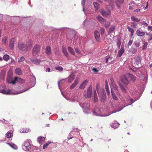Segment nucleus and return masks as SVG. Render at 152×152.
I'll return each instance as SVG.
<instances>
[{
	"mask_svg": "<svg viewBox=\"0 0 152 152\" xmlns=\"http://www.w3.org/2000/svg\"><path fill=\"white\" fill-rule=\"evenodd\" d=\"M28 42L27 45L25 44L22 42H19L18 45V49L21 50H27L28 47H30L32 46V44L30 40H28Z\"/></svg>",
	"mask_w": 152,
	"mask_h": 152,
	"instance_id": "1",
	"label": "nucleus"
},
{
	"mask_svg": "<svg viewBox=\"0 0 152 152\" xmlns=\"http://www.w3.org/2000/svg\"><path fill=\"white\" fill-rule=\"evenodd\" d=\"M141 58L140 56H135L134 58L133 66L135 68H138L141 67Z\"/></svg>",
	"mask_w": 152,
	"mask_h": 152,
	"instance_id": "2",
	"label": "nucleus"
},
{
	"mask_svg": "<svg viewBox=\"0 0 152 152\" xmlns=\"http://www.w3.org/2000/svg\"><path fill=\"white\" fill-rule=\"evenodd\" d=\"M41 48V46L39 44L35 45L32 50V54L33 56H35L38 54L40 52Z\"/></svg>",
	"mask_w": 152,
	"mask_h": 152,
	"instance_id": "3",
	"label": "nucleus"
},
{
	"mask_svg": "<svg viewBox=\"0 0 152 152\" xmlns=\"http://www.w3.org/2000/svg\"><path fill=\"white\" fill-rule=\"evenodd\" d=\"M100 100L102 102H104L106 99L105 92L104 89H102L101 93H98Z\"/></svg>",
	"mask_w": 152,
	"mask_h": 152,
	"instance_id": "4",
	"label": "nucleus"
},
{
	"mask_svg": "<svg viewBox=\"0 0 152 152\" xmlns=\"http://www.w3.org/2000/svg\"><path fill=\"white\" fill-rule=\"evenodd\" d=\"M92 87L91 86H89L87 89V94H85L84 96L85 98H90L91 96Z\"/></svg>",
	"mask_w": 152,
	"mask_h": 152,
	"instance_id": "5",
	"label": "nucleus"
},
{
	"mask_svg": "<svg viewBox=\"0 0 152 152\" xmlns=\"http://www.w3.org/2000/svg\"><path fill=\"white\" fill-rule=\"evenodd\" d=\"M17 81L19 83H22L25 82V80L23 79L18 78L17 77H15L14 80L12 82V84H14Z\"/></svg>",
	"mask_w": 152,
	"mask_h": 152,
	"instance_id": "6",
	"label": "nucleus"
},
{
	"mask_svg": "<svg viewBox=\"0 0 152 152\" xmlns=\"http://www.w3.org/2000/svg\"><path fill=\"white\" fill-rule=\"evenodd\" d=\"M31 145L30 143H24V144L22 145V148L24 151H29L31 149Z\"/></svg>",
	"mask_w": 152,
	"mask_h": 152,
	"instance_id": "7",
	"label": "nucleus"
},
{
	"mask_svg": "<svg viewBox=\"0 0 152 152\" xmlns=\"http://www.w3.org/2000/svg\"><path fill=\"white\" fill-rule=\"evenodd\" d=\"M100 12L101 14L104 17L107 16L109 15L111 13L110 11L109 10L105 11L103 9H101Z\"/></svg>",
	"mask_w": 152,
	"mask_h": 152,
	"instance_id": "8",
	"label": "nucleus"
},
{
	"mask_svg": "<svg viewBox=\"0 0 152 152\" xmlns=\"http://www.w3.org/2000/svg\"><path fill=\"white\" fill-rule=\"evenodd\" d=\"M16 41V39L14 38L11 39L9 41V47L11 49H13L14 46V42Z\"/></svg>",
	"mask_w": 152,
	"mask_h": 152,
	"instance_id": "9",
	"label": "nucleus"
},
{
	"mask_svg": "<svg viewBox=\"0 0 152 152\" xmlns=\"http://www.w3.org/2000/svg\"><path fill=\"white\" fill-rule=\"evenodd\" d=\"M121 80L122 82L124 83L125 84L127 85L129 83L127 77L125 75H122L121 77Z\"/></svg>",
	"mask_w": 152,
	"mask_h": 152,
	"instance_id": "10",
	"label": "nucleus"
},
{
	"mask_svg": "<svg viewBox=\"0 0 152 152\" xmlns=\"http://www.w3.org/2000/svg\"><path fill=\"white\" fill-rule=\"evenodd\" d=\"M88 82V81L87 80H85L80 86V89H83L87 84Z\"/></svg>",
	"mask_w": 152,
	"mask_h": 152,
	"instance_id": "11",
	"label": "nucleus"
},
{
	"mask_svg": "<svg viewBox=\"0 0 152 152\" xmlns=\"http://www.w3.org/2000/svg\"><path fill=\"white\" fill-rule=\"evenodd\" d=\"M31 61L33 63L36 65L39 64L41 61L40 59H31Z\"/></svg>",
	"mask_w": 152,
	"mask_h": 152,
	"instance_id": "12",
	"label": "nucleus"
},
{
	"mask_svg": "<svg viewBox=\"0 0 152 152\" xmlns=\"http://www.w3.org/2000/svg\"><path fill=\"white\" fill-rule=\"evenodd\" d=\"M116 5L118 8L120 7L121 4H123L124 3L123 0H115Z\"/></svg>",
	"mask_w": 152,
	"mask_h": 152,
	"instance_id": "13",
	"label": "nucleus"
},
{
	"mask_svg": "<svg viewBox=\"0 0 152 152\" xmlns=\"http://www.w3.org/2000/svg\"><path fill=\"white\" fill-rule=\"evenodd\" d=\"M94 36L96 40L99 42V41L100 34L98 31H96L94 33Z\"/></svg>",
	"mask_w": 152,
	"mask_h": 152,
	"instance_id": "14",
	"label": "nucleus"
},
{
	"mask_svg": "<svg viewBox=\"0 0 152 152\" xmlns=\"http://www.w3.org/2000/svg\"><path fill=\"white\" fill-rule=\"evenodd\" d=\"M75 77V76L73 74L70 75L68 78V82L70 83H71L74 80Z\"/></svg>",
	"mask_w": 152,
	"mask_h": 152,
	"instance_id": "15",
	"label": "nucleus"
},
{
	"mask_svg": "<svg viewBox=\"0 0 152 152\" xmlns=\"http://www.w3.org/2000/svg\"><path fill=\"white\" fill-rule=\"evenodd\" d=\"M129 8L130 10H134L135 9V7L136 6L135 4L134 3L131 2L129 4Z\"/></svg>",
	"mask_w": 152,
	"mask_h": 152,
	"instance_id": "16",
	"label": "nucleus"
},
{
	"mask_svg": "<svg viewBox=\"0 0 152 152\" xmlns=\"http://www.w3.org/2000/svg\"><path fill=\"white\" fill-rule=\"evenodd\" d=\"M105 88L106 91L107 92V94L108 95H110V92L109 90V88L108 87V85L107 81L106 80L105 81Z\"/></svg>",
	"mask_w": 152,
	"mask_h": 152,
	"instance_id": "17",
	"label": "nucleus"
},
{
	"mask_svg": "<svg viewBox=\"0 0 152 152\" xmlns=\"http://www.w3.org/2000/svg\"><path fill=\"white\" fill-rule=\"evenodd\" d=\"M97 20L101 23L103 24L105 21V20L104 18H102L101 16H98L97 17Z\"/></svg>",
	"mask_w": 152,
	"mask_h": 152,
	"instance_id": "18",
	"label": "nucleus"
},
{
	"mask_svg": "<svg viewBox=\"0 0 152 152\" xmlns=\"http://www.w3.org/2000/svg\"><path fill=\"white\" fill-rule=\"evenodd\" d=\"M136 32L137 35L139 36H142L145 34V32H144L141 31L138 29L136 31Z\"/></svg>",
	"mask_w": 152,
	"mask_h": 152,
	"instance_id": "19",
	"label": "nucleus"
},
{
	"mask_svg": "<svg viewBox=\"0 0 152 152\" xmlns=\"http://www.w3.org/2000/svg\"><path fill=\"white\" fill-rule=\"evenodd\" d=\"M79 82L78 80L76 79L74 83H73L70 87V88L71 89H72L74 88L76 86V85L78 84Z\"/></svg>",
	"mask_w": 152,
	"mask_h": 152,
	"instance_id": "20",
	"label": "nucleus"
},
{
	"mask_svg": "<svg viewBox=\"0 0 152 152\" xmlns=\"http://www.w3.org/2000/svg\"><path fill=\"white\" fill-rule=\"evenodd\" d=\"M111 92L113 99L116 101H118V99L116 96L115 93L112 90H111Z\"/></svg>",
	"mask_w": 152,
	"mask_h": 152,
	"instance_id": "21",
	"label": "nucleus"
},
{
	"mask_svg": "<svg viewBox=\"0 0 152 152\" xmlns=\"http://www.w3.org/2000/svg\"><path fill=\"white\" fill-rule=\"evenodd\" d=\"M45 53L48 55H50L51 54V49L50 46H47L46 47Z\"/></svg>",
	"mask_w": 152,
	"mask_h": 152,
	"instance_id": "22",
	"label": "nucleus"
},
{
	"mask_svg": "<svg viewBox=\"0 0 152 152\" xmlns=\"http://www.w3.org/2000/svg\"><path fill=\"white\" fill-rule=\"evenodd\" d=\"M124 52V49L121 48V49L118 51L117 56L119 57L121 56L122 54Z\"/></svg>",
	"mask_w": 152,
	"mask_h": 152,
	"instance_id": "23",
	"label": "nucleus"
},
{
	"mask_svg": "<svg viewBox=\"0 0 152 152\" xmlns=\"http://www.w3.org/2000/svg\"><path fill=\"white\" fill-rule=\"evenodd\" d=\"M45 138L43 137L39 136L37 138V141L39 142H42L44 141Z\"/></svg>",
	"mask_w": 152,
	"mask_h": 152,
	"instance_id": "24",
	"label": "nucleus"
},
{
	"mask_svg": "<svg viewBox=\"0 0 152 152\" xmlns=\"http://www.w3.org/2000/svg\"><path fill=\"white\" fill-rule=\"evenodd\" d=\"M137 51V50L136 48H134L131 47V48L129 50V51L133 53H136Z\"/></svg>",
	"mask_w": 152,
	"mask_h": 152,
	"instance_id": "25",
	"label": "nucleus"
},
{
	"mask_svg": "<svg viewBox=\"0 0 152 152\" xmlns=\"http://www.w3.org/2000/svg\"><path fill=\"white\" fill-rule=\"evenodd\" d=\"M13 136L12 132H8L6 134V136L8 138H10Z\"/></svg>",
	"mask_w": 152,
	"mask_h": 152,
	"instance_id": "26",
	"label": "nucleus"
},
{
	"mask_svg": "<svg viewBox=\"0 0 152 152\" xmlns=\"http://www.w3.org/2000/svg\"><path fill=\"white\" fill-rule=\"evenodd\" d=\"M68 49L69 53H70L72 54L73 55H74L75 54V53L74 52V50L71 47H68Z\"/></svg>",
	"mask_w": 152,
	"mask_h": 152,
	"instance_id": "27",
	"label": "nucleus"
},
{
	"mask_svg": "<svg viewBox=\"0 0 152 152\" xmlns=\"http://www.w3.org/2000/svg\"><path fill=\"white\" fill-rule=\"evenodd\" d=\"M94 101L95 102H97L98 99L96 91L95 90L94 92Z\"/></svg>",
	"mask_w": 152,
	"mask_h": 152,
	"instance_id": "28",
	"label": "nucleus"
},
{
	"mask_svg": "<svg viewBox=\"0 0 152 152\" xmlns=\"http://www.w3.org/2000/svg\"><path fill=\"white\" fill-rule=\"evenodd\" d=\"M7 143L10 146L15 149H16L18 148L17 146L16 145H15L14 143Z\"/></svg>",
	"mask_w": 152,
	"mask_h": 152,
	"instance_id": "29",
	"label": "nucleus"
},
{
	"mask_svg": "<svg viewBox=\"0 0 152 152\" xmlns=\"http://www.w3.org/2000/svg\"><path fill=\"white\" fill-rule=\"evenodd\" d=\"M15 73L18 75H20L22 74V72L20 69L19 68H16L15 71Z\"/></svg>",
	"mask_w": 152,
	"mask_h": 152,
	"instance_id": "30",
	"label": "nucleus"
},
{
	"mask_svg": "<svg viewBox=\"0 0 152 152\" xmlns=\"http://www.w3.org/2000/svg\"><path fill=\"white\" fill-rule=\"evenodd\" d=\"M127 28L128 29L129 31L131 33L130 35L131 36V37H132L133 35V33L134 32V30L133 29L130 28L129 26H128L127 27Z\"/></svg>",
	"mask_w": 152,
	"mask_h": 152,
	"instance_id": "31",
	"label": "nucleus"
},
{
	"mask_svg": "<svg viewBox=\"0 0 152 152\" xmlns=\"http://www.w3.org/2000/svg\"><path fill=\"white\" fill-rule=\"evenodd\" d=\"M9 56L7 54L4 55L3 57V59L6 61H8L9 59Z\"/></svg>",
	"mask_w": 152,
	"mask_h": 152,
	"instance_id": "32",
	"label": "nucleus"
},
{
	"mask_svg": "<svg viewBox=\"0 0 152 152\" xmlns=\"http://www.w3.org/2000/svg\"><path fill=\"white\" fill-rule=\"evenodd\" d=\"M55 69L56 70H58L60 71H62L63 70V68L61 66H57L55 67Z\"/></svg>",
	"mask_w": 152,
	"mask_h": 152,
	"instance_id": "33",
	"label": "nucleus"
},
{
	"mask_svg": "<svg viewBox=\"0 0 152 152\" xmlns=\"http://www.w3.org/2000/svg\"><path fill=\"white\" fill-rule=\"evenodd\" d=\"M129 77L131 78L132 80H135L136 79L135 77L132 74H129Z\"/></svg>",
	"mask_w": 152,
	"mask_h": 152,
	"instance_id": "34",
	"label": "nucleus"
},
{
	"mask_svg": "<svg viewBox=\"0 0 152 152\" xmlns=\"http://www.w3.org/2000/svg\"><path fill=\"white\" fill-rule=\"evenodd\" d=\"M131 19L132 20L136 22H138L140 21V20L138 18H136L134 16H133L131 17Z\"/></svg>",
	"mask_w": 152,
	"mask_h": 152,
	"instance_id": "35",
	"label": "nucleus"
},
{
	"mask_svg": "<svg viewBox=\"0 0 152 152\" xmlns=\"http://www.w3.org/2000/svg\"><path fill=\"white\" fill-rule=\"evenodd\" d=\"M119 86L120 88L122 91L123 92L126 93V90L124 87L120 84L119 85Z\"/></svg>",
	"mask_w": 152,
	"mask_h": 152,
	"instance_id": "36",
	"label": "nucleus"
},
{
	"mask_svg": "<svg viewBox=\"0 0 152 152\" xmlns=\"http://www.w3.org/2000/svg\"><path fill=\"white\" fill-rule=\"evenodd\" d=\"M104 1L107 2L110 5H111L113 3V0H104Z\"/></svg>",
	"mask_w": 152,
	"mask_h": 152,
	"instance_id": "37",
	"label": "nucleus"
},
{
	"mask_svg": "<svg viewBox=\"0 0 152 152\" xmlns=\"http://www.w3.org/2000/svg\"><path fill=\"white\" fill-rule=\"evenodd\" d=\"M94 7L96 9H98L99 7V4L97 2H94L93 3Z\"/></svg>",
	"mask_w": 152,
	"mask_h": 152,
	"instance_id": "38",
	"label": "nucleus"
},
{
	"mask_svg": "<svg viewBox=\"0 0 152 152\" xmlns=\"http://www.w3.org/2000/svg\"><path fill=\"white\" fill-rule=\"evenodd\" d=\"M115 28L114 26H112V27H111L109 30V33L110 34L112 33L115 30Z\"/></svg>",
	"mask_w": 152,
	"mask_h": 152,
	"instance_id": "39",
	"label": "nucleus"
},
{
	"mask_svg": "<svg viewBox=\"0 0 152 152\" xmlns=\"http://www.w3.org/2000/svg\"><path fill=\"white\" fill-rule=\"evenodd\" d=\"M25 60V58L24 56H22L20 58H19L18 62H23Z\"/></svg>",
	"mask_w": 152,
	"mask_h": 152,
	"instance_id": "40",
	"label": "nucleus"
},
{
	"mask_svg": "<svg viewBox=\"0 0 152 152\" xmlns=\"http://www.w3.org/2000/svg\"><path fill=\"white\" fill-rule=\"evenodd\" d=\"M63 52L66 56H68L69 54L66 49H63Z\"/></svg>",
	"mask_w": 152,
	"mask_h": 152,
	"instance_id": "41",
	"label": "nucleus"
},
{
	"mask_svg": "<svg viewBox=\"0 0 152 152\" xmlns=\"http://www.w3.org/2000/svg\"><path fill=\"white\" fill-rule=\"evenodd\" d=\"M110 83L111 84V86L115 83V81H114V80L113 78H110Z\"/></svg>",
	"mask_w": 152,
	"mask_h": 152,
	"instance_id": "42",
	"label": "nucleus"
},
{
	"mask_svg": "<svg viewBox=\"0 0 152 152\" xmlns=\"http://www.w3.org/2000/svg\"><path fill=\"white\" fill-rule=\"evenodd\" d=\"M111 86L113 87V88L115 90H117L118 88V87L115 83L112 85Z\"/></svg>",
	"mask_w": 152,
	"mask_h": 152,
	"instance_id": "43",
	"label": "nucleus"
},
{
	"mask_svg": "<svg viewBox=\"0 0 152 152\" xmlns=\"http://www.w3.org/2000/svg\"><path fill=\"white\" fill-rule=\"evenodd\" d=\"M7 40V38L5 37L3 38L2 40V42L4 43H6Z\"/></svg>",
	"mask_w": 152,
	"mask_h": 152,
	"instance_id": "44",
	"label": "nucleus"
},
{
	"mask_svg": "<svg viewBox=\"0 0 152 152\" xmlns=\"http://www.w3.org/2000/svg\"><path fill=\"white\" fill-rule=\"evenodd\" d=\"M50 143H46L45 144H44L43 145V148L44 149H45V148H47V147L49 145V144H50Z\"/></svg>",
	"mask_w": 152,
	"mask_h": 152,
	"instance_id": "45",
	"label": "nucleus"
},
{
	"mask_svg": "<svg viewBox=\"0 0 152 152\" xmlns=\"http://www.w3.org/2000/svg\"><path fill=\"white\" fill-rule=\"evenodd\" d=\"M134 44L135 46L137 47H138L140 46V43L137 42H135Z\"/></svg>",
	"mask_w": 152,
	"mask_h": 152,
	"instance_id": "46",
	"label": "nucleus"
},
{
	"mask_svg": "<svg viewBox=\"0 0 152 152\" xmlns=\"http://www.w3.org/2000/svg\"><path fill=\"white\" fill-rule=\"evenodd\" d=\"M117 125L118 124L117 123H113V124L111 125V127L114 128H116L117 127Z\"/></svg>",
	"mask_w": 152,
	"mask_h": 152,
	"instance_id": "47",
	"label": "nucleus"
},
{
	"mask_svg": "<svg viewBox=\"0 0 152 152\" xmlns=\"http://www.w3.org/2000/svg\"><path fill=\"white\" fill-rule=\"evenodd\" d=\"M64 81H65V79H63V80H60L58 82V85H59L60 84H63L64 83Z\"/></svg>",
	"mask_w": 152,
	"mask_h": 152,
	"instance_id": "48",
	"label": "nucleus"
},
{
	"mask_svg": "<svg viewBox=\"0 0 152 152\" xmlns=\"http://www.w3.org/2000/svg\"><path fill=\"white\" fill-rule=\"evenodd\" d=\"M10 77H9V78H7V82H8V83H12V82L14 80H11V79H10L9 78Z\"/></svg>",
	"mask_w": 152,
	"mask_h": 152,
	"instance_id": "49",
	"label": "nucleus"
},
{
	"mask_svg": "<svg viewBox=\"0 0 152 152\" xmlns=\"http://www.w3.org/2000/svg\"><path fill=\"white\" fill-rule=\"evenodd\" d=\"M101 33L102 34H104V29L103 28H101L100 29Z\"/></svg>",
	"mask_w": 152,
	"mask_h": 152,
	"instance_id": "50",
	"label": "nucleus"
},
{
	"mask_svg": "<svg viewBox=\"0 0 152 152\" xmlns=\"http://www.w3.org/2000/svg\"><path fill=\"white\" fill-rule=\"evenodd\" d=\"M147 45V43L146 42H145L142 48V49L144 50L146 48Z\"/></svg>",
	"mask_w": 152,
	"mask_h": 152,
	"instance_id": "51",
	"label": "nucleus"
},
{
	"mask_svg": "<svg viewBox=\"0 0 152 152\" xmlns=\"http://www.w3.org/2000/svg\"><path fill=\"white\" fill-rule=\"evenodd\" d=\"M135 73H134V74L136 75L138 77H140V74L139 72H135L134 71H133Z\"/></svg>",
	"mask_w": 152,
	"mask_h": 152,
	"instance_id": "52",
	"label": "nucleus"
},
{
	"mask_svg": "<svg viewBox=\"0 0 152 152\" xmlns=\"http://www.w3.org/2000/svg\"><path fill=\"white\" fill-rule=\"evenodd\" d=\"M75 50L76 51V52L78 53H80V51L77 48H75Z\"/></svg>",
	"mask_w": 152,
	"mask_h": 152,
	"instance_id": "53",
	"label": "nucleus"
},
{
	"mask_svg": "<svg viewBox=\"0 0 152 152\" xmlns=\"http://www.w3.org/2000/svg\"><path fill=\"white\" fill-rule=\"evenodd\" d=\"M133 42V40L130 39L129 41L128 44L129 46H131L132 45V43Z\"/></svg>",
	"mask_w": 152,
	"mask_h": 152,
	"instance_id": "54",
	"label": "nucleus"
},
{
	"mask_svg": "<svg viewBox=\"0 0 152 152\" xmlns=\"http://www.w3.org/2000/svg\"><path fill=\"white\" fill-rule=\"evenodd\" d=\"M6 91H7L5 89H3L1 90V92L3 94H6Z\"/></svg>",
	"mask_w": 152,
	"mask_h": 152,
	"instance_id": "55",
	"label": "nucleus"
},
{
	"mask_svg": "<svg viewBox=\"0 0 152 152\" xmlns=\"http://www.w3.org/2000/svg\"><path fill=\"white\" fill-rule=\"evenodd\" d=\"M99 86V84L98 83H97L96 84V90L97 91V92H98V88Z\"/></svg>",
	"mask_w": 152,
	"mask_h": 152,
	"instance_id": "56",
	"label": "nucleus"
},
{
	"mask_svg": "<svg viewBox=\"0 0 152 152\" xmlns=\"http://www.w3.org/2000/svg\"><path fill=\"white\" fill-rule=\"evenodd\" d=\"M110 25V23H108L107 25L106 24L104 25V26L106 28H107Z\"/></svg>",
	"mask_w": 152,
	"mask_h": 152,
	"instance_id": "57",
	"label": "nucleus"
},
{
	"mask_svg": "<svg viewBox=\"0 0 152 152\" xmlns=\"http://www.w3.org/2000/svg\"><path fill=\"white\" fill-rule=\"evenodd\" d=\"M109 56H107L106 57V58H106V63H108V60L109 58Z\"/></svg>",
	"mask_w": 152,
	"mask_h": 152,
	"instance_id": "58",
	"label": "nucleus"
},
{
	"mask_svg": "<svg viewBox=\"0 0 152 152\" xmlns=\"http://www.w3.org/2000/svg\"><path fill=\"white\" fill-rule=\"evenodd\" d=\"M31 141L30 139H28L26 141V142H30Z\"/></svg>",
	"mask_w": 152,
	"mask_h": 152,
	"instance_id": "59",
	"label": "nucleus"
},
{
	"mask_svg": "<svg viewBox=\"0 0 152 152\" xmlns=\"http://www.w3.org/2000/svg\"><path fill=\"white\" fill-rule=\"evenodd\" d=\"M11 91L10 90L8 91H6V94H10Z\"/></svg>",
	"mask_w": 152,
	"mask_h": 152,
	"instance_id": "60",
	"label": "nucleus"
},
{
	"mask_svg": "<svg viewBox=\"0 0 152 152\" xmlns=\"http://www.w3.org/2000/svg\"><path fill=\"white\" fill-rule=\"evenodd\" d=\"M93 70L95 72H97L98 71V70L96 68H93Z\"/></svg>",
	"mask_w": 152,
	"mask_h": 152,
	"instance_id": "61",
	"label": "nucleus"
},
{
	"mask_svg": "<svg viewBox=\"0 0 152 152\" xmlns=\"http://www.w3.org/2000/svg\"><path fill=\"white\" fill-rule=\"evenodd\" d=\"M140 11V9H137L136 10H134V12H138Z\"/></svg>",
	"mask_w": 152,
	"mask_h": 152,
	"instance_id": "62",
	"label": "nucleus"
},
{
	"mask_svg": "<svg viewBox=\"0 0 152 152\" xmlns=\"http://www.w3.org/2000/svg\"><path fill=\"white\" fill-rule=\"evenodd\" d=\"M148 28L149 30H152V27L148 26Z\"/></svg>",
	"mask_w": 152,
	"mask_h": 152,
	"instance_id": "63",
	"label": "nucleus"
},
{
	"mask_svg": "<svg viewBox=\"0 0 152 152\" xmlns=\"http://www.w3.org/2000/svg\"><path fill=\"white\" fill-rule=\"evenodd\" d=\"M116 93L117 95H120V93H119V91H118V90H116Z\"/></svg>",
	"mask_w": 152,
	"mask_h": 152,
	"instance_id": "64",
	"label": "nucleus"
}]
</instances>
